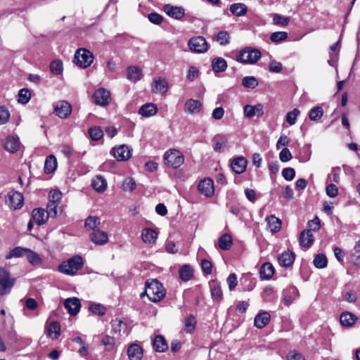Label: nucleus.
<instances>
[{"mask_svg":"<svg viewBox=\"0 0 360 360\" xmlns=\"http://www.w3.org/2000/svg\"><path fill=\"white\" fill-rule=\"evenodd\" d=\"M198 188L200 193L207 197L211 196L214 191L213 181L210 178L200 181Z\"/></svg>","mask_w":360,"mask_h":360,"instance_id":"nucleus-13","label":"nucleus"},{"mask_svg":"<svg viewBox=\"0 0 360 360\" xmlns=\"http://www.w3.org/2000/svg\"><path fill=\"white\" fill-rule=\"evenodd\" d=\"M299 296L298 290L294 287L290 286L285 290V295L283 297V303L288 306L292 303Z\"/></svg>","mask_w":360,"mask_h":360,"instance_id":"nucleus-23","label":"nucleus"},{"mask_svg":"<svg viewBox=\"0 0 360 360\" xmlns=\"http://www.w3.org/2000/svg\"><path fill=\"white\" fill-rule=\"evenodd\" d=\"M288 37V34L285 32H276L271 34L270 39L273 42H280Z\"/></svg>","mask_w":360,"mask_h":360,"instance_id":"nucleus-57","label":"nucleus"},{"mask_svg":"<svg viewBox=\"0 0 360 360\" xmlns=\"http://www.w3.org/2000/svg\"><path fill=\"white\" fill-rule=\"evenodd\" d=\"M112 331L116 334L124 333L127 329V325L120 319H115L111 321Z\"/></svg>","mask_w":360,"mask_h":360,"instance_id":"nucleus-44","label":"nucleus"},{"mask_svg":"<svg viewBox=\"0 0 360 360\" xmlns=\"http://www.w3.org/2000/svg\"><path fill=\"white\" fill-rule=\"evenodd\" d=\"M300 111L297 108H294L292 110L288 112L286 115V122L290 125H293L296 123L297 117L300 115Z\"/></svg>","mask_w":360,"mask_h":360,"instance_id":"nucleus-53","label":"nucleus"},{"mask_svg":"<svg viewBox=\"0 0 360 360\" xmlns=\"http://www.w3.org/2000/svg\"><path fill=\"white\" fill-rule=\"evenodd\" d=\"M10 113L4 106H0V124H4L8 122Z\"/></svg>","mask_w":360,"mask_h":360,"instance_id":"nucleus-60","label":"nucleus"},{"mask_svg":"<svg viewBox=\"0 0 360 360\" xmlns=\"http://www.w3.org/2000/svg\"><path fill=\"white\" fill-rule=\"evenodd\" d=\"M29 248H24L21 247H15L11 250L9 253L6 255V259H11L12 257H20L25 255Z\"/></svg>","mask_w":360,"mask_h":360,"instance_id":"nucleus-47","label":"nucleus"},{"mask_svg":"<svg viewBox=\"0 0 360 360\" xmlns=\"http://www.w3.org/2000/svg\"><path fill=\"white\" fill-rule=\"evenodd\" d=\"M101 344L105 347V351H112L115 346V339L108 335L102 337Z\"/></svg>","mask_w":360,"mask_h":360,"instance_id":"nucleus-43","label":"nucleus"},{"mask_svg":"<svg viewBox=\"0 0 360 360\" xmlns=\"http://www.w3.org/2000/svg\"><path fill=\"white\" fill-rule=\"evenodd\" d=\"M49 216L42 208H35L32 210V218L36 224L42 225L46 222Z\"/></svg>","mask_w":360,"mask_h":360,"instance_id":"nucleus-18","label":"nucleus"},{"mask_svg":"<svg viewBox=\"0 0 360 360\" xmlns=\"http://www.w3.org/2000/svg\"><path fill=\"white\" fill-rule=\"evenodd\" d=\"M55 114L61 119H66L72 112V105L66 101H58L53 105Z\"/></svg>","mask_w":360,"mask_h":360,"instance_id":"nucleus-9","label":"nucleus"},{"mask_svg":"<svg viewBox=\"0 0 360 360\" xmlns=\"http://www.w3.org/2000/svg\"><path fill=\"white\" fill-rule=\"evenodd\" d=\"M50 70L54 75H58L63 71V63L60 60H53L50 64Z\"/></svg>","mask_w":360,"mask_h":360,"instance_id":"nucleus-56","label":"nucleus"},{"mask_svg":"<svg viewBox=\"0 0 360 360\" xmlns=\"http://www.w3.org/2000/svg\"><path fill=\"white\" fill-rule=\"evenodd\" d=\"M314 242V236L311 230H304L300 233L299 243L300 246L309 248Z\"/></svg>","mask_w":360,"mask_h":360,"instance_id":"nucleus-20","label":"nucleus"},{"mask_svg":"<svg viewBox=\"0 0 360 360\" xmlns=\"http://www.w3.org/2000/svg\"><path fill=\"white\" fill-rule=\"evenodd\" d=\"M261 58V52L255 49L245 48L240 51L237 56V61L243 63L253 64Z\"/></svg>","mask_w":360,"mask_h":360,"instance_id":"nucleus-4","label":"nucleus"},{"mask_svg":"<svg viewBox=\"0 0 360 360\" xmlns=\"http://www.w3.org/2000/svg\"><path fill=\"white\" fill-rule=\"evenodd\" d=\"M89 310L96 315H104L105 314V308L100 304H92L89 307Z\"/></svg>","mask_w":360,"mask_h":360,"instance_id":"nucleus-58","label":"nucleus"},{"mask_svg":"<svg viewBox=\"0 0 360 360\" xmlns=\"http://www.w3.org/2000/svg\"><path fill=\"white\" fill-rule=\"evenodd\" d=\"M232 245V238L229 234L225 233L223 234L219 238V247L224 250H228L231 248Z\"/></svg>","mask_w":360,"mask_h":360,"instance_id":"nucleus-40","label":"nucleus"},{"mask_svg":"<svg viewBox=\"0 0 360 360\" xmlns=\"http://www.w3.org/2000/svg\"><path fill=\"white\" fill-rule=\"evenodd\" d=\"M292 156L288 148H284L279 153V159L283 162H286L292 159Z\"/></svg>","mask_w":360,"mask_h":360,"instance_id":"nucleus-64","label":"nucleus"},{"mask_svg":"<svg viewBox=\"0 0 360 360\" xmlns=\"http://www.w3.org/2000/svg\"><path fill=\"white\" fill-rule=\"evenodd\" d=\"M25 255L29 262L32 265L38 266L41 264V259L40 258L39 255L32 251V250L28 249Z\"/></svg>","mask_w":360,"mask_h":360,"instance_id":"nucleus-46","label":"nucleus"},{"mask_svg":"<svg viewBox=\"0 0 360 360\" xmlns=\"http://www.w3.org/2000/svg\"><path fill=\"white\" fill-rule=\"evenodd\" d=\"M275 272L273 264L270 262L264 263L259 269V276L262 280H269Z\"/></svg>","mask_w":360,"mask_h":360,"instance_id":"nucleus-21","label":"nucleus"},{"mask_svg":"<svg viewBox=\"0 0 360 360\" xmlns=\"http://www.w3.org/2000/svg\"><path fill=\"white\" fill-rule=\"evenodd\" d=\"M144 293L150 301L157 302L164 298L166 291L161 283L158 280L153 279L146 283Z\"/></svg>","mask_w":360,"mask_h":360,"instance_id":"nucleus-1","label":"nucleus"},{"mask_svg":"<svg viewBox=\"0 0 360 360\" xmlns=\"http://www.w3.org/2000/svg\"><path fill=\"white\" fill-rule=\"evenodd\" d=\"M270 319V314L266 311H263L255 317L254 324L257 328H263L269 323Z\"/></svg>","mask_w":360,"mask_h":360,"instance_id":"nucleus-24","label":"nucleus"},{"mask_svg":"<svg viewBox=\"0 0 360 360\" xmlns=\"http://www.w3.org/2000/svg\"><path fill=\"white\" fill-rule=\"evenodd\" d=\"M91 186L98 192L102 193L107 188V181L101 176H96L91 181Z\"/></svg>","mask_w":360,"mask_h":360,"instance_id":"nucleus-29","label":"nucleus"},{"mask_svg":"<svg viewBox=\"0 0 360 360\" xmlns=\"http://www.w3.org/2000/svg\"><path fill=\"white\" fill-rule=\"evenodd\" d=\"M356 319V316L350 312H343L340 317V323L344 326H352Z\"/></svg>","mask_w":360,"mask_h":360,"instance_id":"nucleus-34","label":"nucleus"},{"mask_svg":"<svg viewBox=\"0 0 360 360\" xmlns=\"http://www.w3.org/2000/svg\"><path fill=\"white\" fill-rule=\"evenodd\" d=\"M200 264L202 271L205 274L209 275L212 273V264L210 261L203 259L201 260Z\"/></svg>","mask_w":360,"mask_h":360,"instance_id":"nucleus-61","label":"nucleus"},{"mask_svg":"<svg viewBox=\"0 0 360 360\" xmlns=\"http://www.w3.org/2000/svg\"><path fill=\"white\" fill-rule=\"evenodd\" d=\"M112 153L118 161L127 160L129 159L131 155V150L126 145H121L118 147L113 148Z\"/></svg>","mask_w":360,"mask_h":360,"instance_id":"nucleus-11","label":"nucleus"},{"mask_svg":"<svg viewBox=\"0 0 360 360\" xmlns=\"http://www.w3.org/2000/svg\"><path fill=\"white\" fill-rule=\"evenodd\" d=\"M157 107L153 103H146L143 105H142L139 112L140 115L144 117H150L156 114L157 112Z\"/></svg>","mask_w":360,"mask_h":360,"instance_id":"nucleus-30","label":"nucleus"},{"mask_svg":"<svg viewBox=\"0 0 360 360\" xmlns=\"http://www.w3.org/2000/svg\"><path fill=\"white\" fill-rule=\"evenodd\" d=\"M24 198L22 193L15 191H11L6 198V202L14 210L20 209L23 205Z\"/></svg>","mask_w":360,"mask_h":360,"instance_id":"nucleus-8","label":"nucleus"},{"mask_svg":"<svg viewBox=\"0 0 360 360\" xmlns=\"http://www.w3.org/2000/svg\"><path fill=\"white\" fill-rule=\"evenodd\" d=\"M148 18L149 21L155 25H160L163 20L162 16L155 12H153L148 14Z\"/></svg>","mask_w":360,"mask_h":360,"instance_id":"nucleus-63","label":"nucleus"},{"mask_svg":"<svg viewBox=\"0 0 360 360\" xmlns=\"http://www.w3.org/2000/svg\"><path fill=\"white\" fill-rule=\"evenodd\" d=\"M100 224V218L95 216H89L85 220L84 226L89 230H97L96 228Z\"/></svg>","mask_w":360,"mask_h":360,"instance_id":"nucleus-45","label":"nucleus"},{"mask_svg":"<svg viewBox=\"0 0 360 360\" xmlns=\"http://www.w3.org/2000/svg\"><path fill=\"white\" fill-rule=\"evenodd\" d=\"M283 177L287 181H292L295 176V171L292 167H287L282 171Z\"/></svg>","mask_w":360,"mask_h":360,"instance_id":"nucleus-62","label":"nucleus"},{"mask_svg":"<svg viewBox=\"0 0 360 360\" xmlns=\"http://www.w3.org/2000/svg\"><path fill=\"white\" fill-rule=\"evenodd\" d=\"M127 353L129 360H141L143 357V350L139 345L132 343L129 345Z\"/></svg>","mask_w":360,"mask_h":360,"instance_id":"nucleus-15","label":"nucleus"},{"mask_svg":"<svg viewBox=\"0 0 360 360\" xmlns=\"http://www.w3.org/2000/svg\"><path fill=\"white\" fill-rule=\"evenodd\" d=\"M167 81L159 78L154 81L153 91L155 93L165 94L167 91Z\"/></svg>","mask_w":360,"mask_h":360,"instance_id":"nucleus-37","label":"nucleus"},{"mask_svg":"<svg viewBox=\"0 0 360 360\" xmlns=\"http://www.w3.org/2000/svg\"><path fill=\"white\" fill-rule=\"evenodd\" d=\"M122 188L125 191H132L136 188V182L133 178H126L122 185Z\"/></svg>","mask_w":360,"mask_h":360,"instance_id":"nucleus-55","label":"nucleus"},{"mask_svg":"<svg viewBox=\"0 0 360 360\" xmlns=\"http://www.w3.org/2000/svg\"><path fill=\"white\" fill-rule=\"evenodd\" d=\"M242 84L250 89H255L258 85L257 79L253 76H247L243 78Z\"/></svg>","mask_w":360,"mask_h":360,"instance_id":"nucleus-52","label":"nucleus"},{"mask_svg":"<svg viewBox=\"0 0 360 360\" xmlns=\"http://www.w3.org/2000/svg\"><path fill=\"white\" fill-rule=\"evenodd\" d=\"M64 307L70 315H76L81 307L80 300L77 297L68 298L64 302Z\"/></svg>","mask_w":360,"mask_h":360,"instance_id":"nucleus-14","label":"nucleus"},{"mask_svg":"<svg viewBox=\"0 0 360 360\" xmlns=\"http://www.w3.org/2000/svg\"><path fill=\"white\" fill-rule=\"evenodd\" d=\"M20 144L18 137L8 136L4 143V147L9 153H14L18 150Z\"/></svg>","mask_w":360,"mask_h":360,"instance_id":"nucleus-16","label":"nucleus"},{"mask_svg":"<svg viewBox=\"0 0 360 360\" xmlns=\"http://www.w3.org/2000/svg\"><path fill=\"white\" fill-rule=\"evenodd\" d=\"M14 283L15 279L10 277L8 271L0 267V295L9 293Z\"/></svg>","mask_w":360,"mask_h":360,"instance_id":"nucleus-6","label":"nucleus"},{"mask_svg":"<svg viewBox=\"0 0 360 360\" xmlns=\"http://www.w3.org/2000/svg\"><path fill=\"white\" fill-rule=\"evenodd\" d=\"M214 39L219 43L221 46H225L228 44H229L230 41V37L229 34L226 31H221L219 32Z\"/></svg>","mask_w":360,"mask_h":360,"instance_id":"nucleus-49","label":"nucleus"},{"mask_svg":"<svg viewBox=\"0 0 360 360\" xmlns=\"http://www.w3.org/2000/svg\"><path fill=\"white\" fill-rule=\"evenodd\" d=\"M228 136L224 134H218L214 137V145L213 148L216 152H220L221 149L226 146L228 142Z\"/></svg>","mask_w":360,"mask_h":360,"instance_id":"nucleus-33","label":"nucleus"},{"mask_svg":"<svg viewBox=\"0 0 360 360\" xmlns=\"http://www.w3.org/2000/svg\"><path fill=\"white\" fill-rule=\"evenodd\" d=\"M210 292L213 300L217 302L222 300L223 293L220 286L217 283L210 285Z\"/></svg>","mask_w":360,"mask_h":360,"instance_id":"nucleus-39","label":"nucleus"},{"mask_svg":"<svg viewBox=\"0 0 360 360\" xmlns=\"http://www.w3.org/2000/svg\"><path fill=\"white\" fill-rule=\"evenodd\" d=\"M91 240L96 245H103L108 242V236L106 232L97 229L91 233Z\"/></svg>","mask_w":360,"mask_h":360,"instance_id":"nucleus-22","label":"nucleus"},{"mask_svg":"<svg viewBox=\"0 0 360 360\" xmlns=\"http://www.w3.org/2000/svg\"><path fill=\"white\" fill-rule=\"evenodd\" d=\"M154 349L158 352H164L168 349L167 343L162 335H157L153 342Z\"/></svg>","mask_w":360,"mask_h":360,"instance_id":"nucleus-27","label":"nucleus"},{"mask_svg":"<svg viewBox=\"0 0 360 360\" xmlns=\"http://www.w3.org/2000/svg\"><path fill=\"white\" fill-rule=\"evenodd\" d=\"M164 162L168 167L176 169L181 167L184 162V157L179 150L171 148L165 153Z\"/></svg>","mask_w":360,"mask_h":360,"instance_id":"nucleus-3","label":"nucleus"},{"mask_svg":"<svg viewBox=\"0 0 360 360\" xmlns=\"http://www.w3.org/2000/svg\"><path fill=\"white\" fill-rule=\"evenodd\" d=\"M89 134L93 140L98 141L103 137V131L101 127L95 126L89 129Z\"/></svg>","mask_w":360,"mask_h":360,"instance_id":"nucleus-51","label":"nucleus"},{"mask_svg":"<svg viewBox=\"0 0 360 360\" xmlns=\"http://www.w3.org/2000/svg\"><path fill=\"white\" fill-rule=\"evenodd\" d=\"M247 7L244 4L235 3L230 6V11L236 16H243L247 13Z\"/></svg>","mask_w":360,"mask_h":360,"instance_id":"nucleus-36","label":"nucleus"},{"mask_svg":"<svg viewBox=\"0 0 360 360\" xmlns=\"http://www.w3.org/2000/svg\"><path fill=\"white\" fill-rule=\"evenodd\" d=\"M163 11L169 17L177 20L182 18L185 15V11L182 7L169 4L164 6Z\"/></svg>","mask_w":360,"mask_h":360,"instance_id":"nucleus-12","label":"nucleus"},{"mask_svg":"<svg viewBox=\"0 0 360 360\" xmlns=\"http://www.w3.org/2000/svg\"><path fill=\"white\" fill-rule=\"evenodd\" d=\"M313 262L316 268L323 269L327 266L328 260L323 254H319L316 255Z\"/></svg>","mask_w":360,"mask_h":360,"instance_id":"nucleus-50","label":"nucleus"},{"mask_svg":"<svg viewBox=\"0 0 360 360\" xmlns=\"http://www.w3.org/2000/svg\"><path fill=\"white\" fill-rule=\"evenodd\" d=\"M142 240L144 243H154L158 237V233L152 229L145 228L141 233Z\"/></svg>","mask_w":360,"mask_h":360,"instance_id":"nucleus-31","label":"nucleus"},{"mask_svg":"<svg viewBox=\"0 0 360 360\" xmlns=\"http://www.w3.org/2000/svg\"><path fill=\"white\" fill-rule=\"evenodd\" d=\"M202 104L198 100L188 99L185 103L184 110L189 114H198L200 112Z\"/></svg>","mask_w":360,"mask_h":360,"instance_id":"nucleus-19","label":"nucleus"},{"mask_svg":"<svg viewBox=\"0 0 360 360\" xmlns=\"http://www.w3.org/2000/svg\"><path fill=\"white\" fill-rule=\"evenodd\" d=\"M179 274L182 281H188L193 276V269L189 264H184L180 268Z\"/></svg>","mask_w":360,"mask_h":360,"instance_id":"nucleus-28","label":"nucleus"},{"mask_svg":"<svg viewBox=\"0 0 360 360\" xmlns=\"http://www.w3.org/2000/svg\"><path fill=\"white\" fill-rule=\"evenodd\" d=\"M248 161L242 156L234 158L231 162V168L236 174L243 173L247 168Z\"/></svg>","mask_w":360,"mask_h":360,"instance_id":"nucleus-17","label":"nucleus"},{"mask_svg":"<svg viewBox=\"0 0 360 360\" xmlns=\"http://www.w3.org/2000/svg\"><path fill=\"white\" fill-rule=\"evenodd\" d=\"M189 49L194 53H202L207 51L208 45L205 37H193L188 42Z\"/></svg>","mask_w":360,"mask_h":360,"instance_id":"nucleus-7","label":"nucleus"},{"mask_svg":"<svg viewBox=\"0 0 360 360\" xmlns=\"http://www.w3.org/2000/svg\"><path fill=\"white\" fill-rule=\"evenodd\" d=\"M83 266V260L82 257L75 255L68 259L67 262H63L58 266V270L66 275H74L77 271L81 269Z\"/></svg>","mask_w":360,"mask_h":360,"instance_id":"nucleus-2","label":"nucleus"},{"mask_svg":"<svg viewBox=\"0 0 360 360\" xmlns=\"http://www.w3.org/2000/svg\"><path fill=\"white\" fill-rule=\"evenodd\" d=\"M49 202L59 203L62 198V193L59 190H52L49 195Z\"/></svg>","mask_w":360,"mask_h":360,"instance_id":"nucleus-59","label":"nucleus"},{"mask_svg":"<svg viewBox=\"0 0 360 360\" xmlns=\"http://www.w3.org/2000/svg\"><path fill=\"white\" fill-rule=\"evenodd\" d=\"M31 97L30 91L27 89H22L18 92V102L26 104L29 102Z\"/></svg>","mask_w":360,"mask_h":360,"instance_id":"nucleus-54","label":"nucleus"},{"mask_svg":"<svg viewBox=\"0 0 360 360\" xmlns=\"http://www.w3.org/2000/svg\"><path fill=\"white\" fill-rule=\"evenodd\" d=\"M57 202H49L47 204L46 212L49 214V217L55 218L62 212L60 207H58Z\"/></svg>","mask_w":360,"mask_h":360,"instance_id":"nucleus-41","label":"nucleus"},{"mask_svg":"<svg viewBox=\"0 0 360 360\" xmlns=\"http://www.w3.org/2000/svg\"><path fill=\"white\" fill-rule=\"evenodd\" d=\"M323 110L321 107H314L310 110L309 117L311 121H318L323 116Z\"/></svg>","mask_w":360,"mask_h":360,"instance_id":"nucleus-48","label":"nucleus"},{"mask_svg":"<svg viewBox=\"0 0 360 360\" xmlns=\"http://www.w3.org/2000/svg\"><path fill=\"white\" fill-rule=\"evenodd\" d=\"M46 331L50 338L56 339L60 335V326L58 322L52 321L47 326Z\"/></svg>","mask_w":360,"mask_h":360,"instance_id":"nucleus-26","label":"nucleus"},{"mask_svg":"<svg viewBox=\"0 0 360 360\" xmlns=\"http://www.w3.org/2000/svg\"><path fill=\"white\" fill-rule=\"evenodd\" d=\"M268 226L272 233H277L281 228V221L274 215L266 218Z\"/></svg>","mask_w":360,"mask_h":360,"instance_id":"nucleus-32","label":"nucleus"},{"mask_svg":"<svg viewBox=\"0 0 360 360\" xmlns=\"http://www.w3.org/2000/svg\"><path fill=\"white\" fill-rule=\"evenodd\" d=\"M141 70L135 67H129L127 69V78L133 82H136L141 79Z\"/></svg>","mask_w":360,"mask_h":360,"instance_id":"nucleus-42","label":"nucleus"},{"mask_svg":"<svg viewBox=\"0 0 360 360\" xmlns=\"http://www.w3.org/2000/svg\"><path fill=\"white\" fill-rule=\"evenodd\" d=\"M212 67L214 72H222L227 68L226 61L222 58H214L212 61Z\"/></svg>","mask_w":360,"mask_h":360,"instance_id":"nucleus-35","label":"nucleus"},{"mask_svg":"<svg viewBox=\"0 0 360 360\" xmlns=\"http://www.w3.org/2000/svg\"><path fill=\"white\" fill-rule=\"evenodd\" d=\"M92 97L96 105L105 106L110 103V93L104 88H100L95 91Z\"/></svg>","mask_w":360,"mask_h":360,"instance_id":"nucleus-10","label":"nucleus"},{"mask_svg":"<svg viewBox=\"0 0 360 360\" xmlns=\"http://www.w3.org/2000/svg\"><path fill=\"white\" fill-rule=\"evenodd\" d=\"M56 167H57L56 158L52 155H50L48 157H46L45 163H44L45 172L48 173V174L51 173L56 170Z\"/></svg>","mask_w":360,"mask_h":360,"instance_id":"nucleus-38","label":"nucleus"},{"mask_svg":"<svg viewBox=\"0 0 360 360\" xmlns=\"http://www.w3.org/2000/svg\"><path fill=\"white\" fill-rule=\"evenodd\" d=\"M93 53L85 49H79L76 51L74 57V62L78 66L83 68L89 67L93 63Z\"/></svg>","mask_w":360,"mask_h":360,"instance_id":"nucleus-5","label":"nucleus"},{"mask_svg":"<svg viewBox=\"0 0 360 360\" xmlns=\"http://www.w3.org/2000/svg\"><path fill=\"white\" fill-rule=\"evenodd\" d=\"M294 260L295 254L290 251L283 252L278 257L279 264L282 266L285 267H288L292 265Z\"/></svg>","mask_w":360,"mask_h":360,"instance_id":"nucleus-25","label":"nucleus"}]
</instances>
